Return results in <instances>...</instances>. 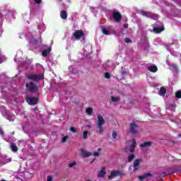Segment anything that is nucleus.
Wrapping results in <instances>:
<instances>
[{"mask_svg": "<svg viewBox=\"0 0 181 181\" xmlns=\"http://www.w3.org/2000/svg\"><path fill=\"white\" fill-rule=\"evenodd\" d=\"M102 32L104 35H110V31L107 30L105 28H102Z\"/></svg>", "mask_w": 181, "mask_h": 181, "instance_id": "nucleus-29", "label": "nucleus"}, {"mask_svg": "<svg viewBox=\"0 0 181 181\" xmlns=\"http://www.w3.org/2000/svg\"><path fill=\"white\" fill-rule=\"evenodd\" d=\"M25 87L27 88V90L30 91V93H36V91L39 90L37 86H36V84H35V83L32 81L27 82L25 84Z\"/></svg>", "mask_w": 181, "mask_h": 181, "instance_id": "nucleus-2", "label": "nucleus"}, {"mask_svg": "<svg viewBox=\"0 0 181 181\" xmlns=\"http://www.w3.org/2000/svg\"><path fill=\"white\" fill-rule=\"evenodd\" d=\"M61 18L62 19H67V13L66 12V11L62 10L61 11Z\"/></svg>", "mask_w": 181, "mask_h": 181, "instance_id": "nucleus-19", "label": "nucleus"}, {"mask_svg": "<svg viewBox=\"0 0 181 181\" xmlns=\"http://www.w3.org/2000/svg\"><path fill=\"white\" fill-rule=\"evenodd\" d=\"M26 101L30 105H35L37 104V98L29 97L26 98Z\"/></svg>", "mask_w": 181, "mask_h": 181, "instance_id": "nucleus-8", "label": "nucleus"}, {"mask_svg": "<svg viewBox=\"0 0 181 181\" xmlns=\"http://www.w3.org/2000/svg\"><path fill=\"white\" fill-rule=\"evenodd\" d=\"M100 152H101V148H98V151H95L93 153V156L95 157H98V156H100Z\"/></svg>", "mask_w": 181, "mask_h": 181, "instance_id": "nucleus-27", "label": "nucleus"}, {"mask_svg": "<svg viewBox=\"0 0 181 181\" xmlns=\"http://www.w3.org/2000/svg\"><path fill=\"white\" fill-rule=\"evenodd\" d=\"M18 59L19 58L18 57V56H16V57L14 58V61L17 62Z\"/></svg>", "mask_w": 181, "mask_h": 181, "instance_id": "nucleus-41", "label": "nucleus"}, {"mask_svg": "<svg viewBox=\"0 0 181 181\" xmlns=\"http://www.w3.org/2000/svg\"><path fill=\"white\" fill-rule=\"evenodd\" d=\"M175 97H177V98H181V90H178L175 93Z\"/></svg>", "mask_w": 181, "mask_h": 181, "instance_id": "nucleus-30", "label": "nucleus"}, {"mask_svg": "<svg viewBox=\"0 0 181 181\" xmlns=\"http://www.w3.org/2000/svg\"><path fill=\"white\" fill-rule=\"evenodd\" d=\"M41 28H42V31L41 32H44V30H45V25H41Z\"/></svg>", "mask_w": 181, "mask_h": 181, "instance_id": "nucleus-40", "label": "nucleus"}, {"mask_svg": "<svg viewBox=\"0 0 181 181\" xmlns=\"http://www.w3.org/2000/svg\"><path fill=\"white\" fill-rule=\"evenodd\" d=\"M88 127L89 128H91V126H90V125H88Z\"/></svg>", "mask_w": 181, "mask_h": 181, "instance_id": "nucleus-46", "label": "nucleus"}, {"mask_svg": "<svg viewBox=\"0 0 181 181\" xmlns=\"http://www.w3.org/2000/svg\"><path fill=\"white\" fill-rule=\"evenodd\" d=\"M117 132H113L112 136V138L115 139V138H117Z\"/></svg>", "mask_w": 181, "mask_h": 181, "instance_id": "nucleus-35", "label": "nucleus"}, {"mask_svg": "<svg viewBox=\"0 0 181 181\" xmlns=\"http://www.w3.org/2000/svg\"><path fill=\"white\" fill-rule=\"evenodd\" d=\"M170 67L174 73H177L179 71V70L177 69V66H176L175 64H172Z\"/></svg>", "mask_w": 181, "mask_h": 181, "instance_id": "nucleus-21", "label": "nucleus"}, {"mask_svg": "<svg viewBox=\"0 0 181 181\" xmlns=\"http://www.w3.org/2000/svg\"><path fill=\"white\" fill-rule=\"evenodd\" d=\"M38 29L40 30V26H38Z\"/></svg>", "mask_w": 181, "mask_h": 181, "instance_id": "nucleus-45", "label": "nucleus"}, {"mask_svg": "<svg viewBox=\"0 0 181 181\" xmlns=\"http://www.w3.org/2000/svg\"><path fill=\"white\" fill-rule=\"evenodd\" d=\"M175 56H176V57H179V56H180V57H181V54L177 53Z\"/></svg>", "mask_w": 181, "mask_h": 181, "instance_id": "nucleus-43", "label": "nucleus"}, {"mask_svg": "<svg viewBox=\"0 0 181 181\" xmlns=\"http://www.w3.org/2000/svg\"><path fill=\"white\" fill-rule=\"evenodd\" d=\"M18 62H21V60H18Z\"/></svg>", "mask_w": 181, "mask_h": 181, "instance_id": "nucleus-47", "label": "nucleus"}, {"mask_svg": "<svg viewBox=\"0 0 181 181\" xmlns=\"http://www.w3.org/2000/svg\"><path fill=\"white\" fill-rule=\"evenodd\" d=\"M70 131H71V132H73L74 134H76V132H77V129H76V127H74L70 128Z\"/></svg>", "mask_w": 181, "mask_h": 181, "instance_id": "nucleus-33", "label": "nucleus"}, {"mask_svg": "<svg viewBox=\"0 0 181 181\" xmlns=\"http://www.w3.org/2000/svg\"><path fill=\"white\" fill-rule=\"evenodd\" d=\"M86 181H93L92 180H86Z\"/></svg>", "mask_w": 181, "mask_h": 181, "instance_id": "nucleus-44", "label": "nucleus"}, {"mask_svg": "<svg viewBox=\"0 0 181 181\" xmlns=\"http://www.w3.org/2000/svg\"><path fill=\"white\" fill-rule=\"evenodd\" d=\"M125 42H126V43H131V39H129V38H126V39H125Z\"/></svg>", "mask_w": 181, "mask_h": 181, "instance_id": "nucleus-37", "label": "nucleus"}, {"mask_svg": "<svg viewBox=\"0 0 181 181\" xmlns=\"http://www.w3.org/2000/svg\"><path fill=\"white\" fill-rule=\"evenodd\" d=\"M163 30H164L163 26L156 27V28H153V32H154V33H160V32H163Z\"/></svg>", "mask_w": 181, "mask_h": 181, "instance_id": "nucleus-15", "label": "nucleus"}, {"mask_svg": "<svg viewBox=\"0 0 181 181\" xmlns=\"http://www.w3.org/2000/svg\"><path fill=\"white\" fill-rule=\"evenodd\" d=\"M50 52H52L51 48H49L48 49H45L44 51H42V56L44 57H46L47 56V54H49V53H50Z\"/></svg>", "mask_w": 181, "mask_h": 181, "instance_id": "nucleus-18", "label": "nucleus"}, {"mask_svg": "<svg viewBox=\"0 0 181 181\" xmlns=\"http://www.w3.org/2000/svg\"><path fill=\"white\" fill-rule=\"evenodd\" d=\"M67 139H69V136H65L62 137V142L64 144V142H66L67 141Z\"/></svg>", "mask_w": 181, "mask_h": 181, "instance_id": "nucleus-32", "label": "nucleus"}, {"mask_svg": "<svg viewBox=\"0 0 181 181\" xmlns=\"http://www.w3.org/2000/svg\"><path fill=\"white\" fill-rule=\"evenodd\" d=\"M166 94V89L165 88H161L159 91V95H165Z\"/></svg>", "mask_w": 181, "mask_h": 181, "instance_id": "nucleus-24", "label": "nucleus"}, {"mask_svg": "<svg viewBox=\"0 0 181 181\" xmlns=\"http://www.w3.org/2000/svg\"><path fill=\"white\" fill-rule=\"evenodd\" d=\"M81 153L82 155V158H88L89 156H93V153H91V152L87 151L83 148L81 150Z\"/></svg>", "mask_w": 181, "mask_h": 181, "instance_id": "nucleus-10", "label": "nucleus"}, {"mask_svg": "<svg viewBox=\"0 0 181 181\" xmlns=\"http://www.w3.org/2000/svg\"><path fill=\"white\" fill-rule=\"evenodd\" d=\"M76 165H77V163H76V161H74V162L70 163L69 164V168H74V166H76Z\"/></svg>", "mask_w": 181, "mask_h": 181, "instance_id": "nucleus-31", "label": "nucleus"}, {"mask_svg": "<svg viewBox=\"0 0 181 181\" xmlns=\"http://www.w3.org/2000/svg\"><path fill=\"white\" fill-rule=\"evenodd\" d=\"M121 100V98L119 96H111V101L112 103H118Z\"/></svg>", "mask_w": 181, "mask_h": 181, "instance_id": "nucleus-16", "label": "nucleus"}, {"mask_svg": "<svg viewBox=\"0 0 181 181\" xmlns=\"http://www.w3.org/2000/svg\"><path fill=\"white\" fill-rule=\"evenodd\" d=\"M6 117L8 121H15V115H13L11 112H6Z\"/></svg>", "mask_w": 181, "mask_h": 181, "instance_id": "nucleus-12", "label": "nucleus"}, {"mask_svg": "<svg viewBox=\"0 0 181 181\" xmlns=\"http://www.w3.org/2000/svg\"><path fill=\"white\" fill-rule=\"evenodd\" d=\"M107 173H105V170L104 169H102L101 171L99 172L98 176V177H103V176H105Z\"/></svg>", "mask_w": 181, "mask_h": 181, "instance_id": "nucleus-23", "label": "nucleus"}, {"mask_svg": "<svg viewBox=\"0 0 181 181\" xmlns=\"http://www.w3.org/2000/svg\"><path fill=\"white\" fill-rule=\"evenodd\" d=\"M134 159H135V155H134V154H130L127 158L128 162H132V160H134Z\"/></svg>", "mask_w": 181, "mask_h": 181, "instance_id": "nucleus-26", "label": "nucleus"}, {"mask_svg": "<svg viewBox=\"0 0 181 181\" xmlns=\"http://www.w3.org/2000/svg\"><path fill=\"white\" fill-rule=\"evenodd\" d=\"M105 78H111V75L110 74V73H108V72L105 73Z\"/></svg>", "mask_w": 181, "mask_h": 181, "instance_id": "nucleus-34", "label": "nucleus"}, {"mask_svg": "<svg viewBox=\"0 0 181 181\" xmlns=\"http://www.w3.org/2000/svg\"><path fill=\"white\" fill-rule=\"evenodd\" d=\"M135 148H136V141L135 139L132 140V144L129 148H127L125 151L126 152H130V153H132L135 152Z\"/></svg>", "mask_w": 181, "mask_h": 181, "instance_id": "nucleus-7", "label": "nucleus"}, {"mask_svg": "<svg viewBox=\"0 0 181 181\" xmlns=\"http://www.w3.org/2000/svg\"><path fill=\"white\" fill-rule=\"evenodd\" d=\"M149 176H152V174L147 173L144 175H141L139 177V180H144V179H146V177H149Z\"/></svg>", "mask_w": 181, "mask_h": 181, "instance_id": "nucleus-17", "label": "nucleus"}, {"mask_svg": "<svg viewBox=\"0 0 181 181\" xmlns=\"http://www.w3.org/2000/svg\"><path fill=\"white\" fill-rule=\"evenodd\" d=\"M47 181H53V177L52 176L48 175L47 178Z\"/></svg>", "mask_w": 181, "mask_h": 181, "instance_id": "nucleus-36", "label": "nucleus"}, {"mask_svg": "<svg viewBox=\"0 0 181 181\" xmlns=\"http://www.w3.org/2000/svg\"><path fill=\"white\" fill-rule=\"evenodd\" d=\"M151 145H152V142L146 141V142L141 144L140 148H150V146H151Z\"/></svg>", "mask_w": 181, "mask_h": 181, "instance_id": "nucleus-13", "label": "nucleus"}, {"mask_svg": "<svg viewBox=\"0 0 181 181\" xmlns=\"http://www.w3.org/2000/svg\"><path fill=\"white\" fill-rule=\"evenodd\" d=\"M138 124H135L134 122L130 124L129 132L130 134H132L133 135H136V134H138Z\"/></svg>", "mask_w": 181, "mask_h": 181, "instance_id": "nucleus-5", "label": "nucleus"}, {"mask_svg": "<svg viewBox=\"0 0 181 181\" xmlns=\"http://www.w3.org/2000/svg\"><path fill=\"white\" fill-rule=\"evenodd\" d=\"M74 36L76 39V40L82 39V40L84 41V39H86V35L81 30L75 31V33H74Z\"/></svg>", "mask_w": 181, "mask_h": 181, "instance_id": "nucleus-4", "label": "nucleus"}, {"mask_svg": "<svg viewBox=\"0 0 181 181\" xmlns=\"http://www.w3.org/2000/svg\"><path fill=\"white\" fill-rule=\"evenodd\" d=\"M11 149L13 152H18V147L16 144L13 143L11 144Z\"/></svg>", "mask_w": 181, "mask_h": 181, "instance_id": "nucleus-20", "label": "nucleus"}, {"mask_svg": "<svg viewBox=\"0 0 181 181\" xmlns=\"http://www.w3.org/2000/svg\"><path fill=\"white\" fill-rule=\"evenodd\" d=\"M147 69L151 73H156L158 71V67L156 65L149 66Z\"/></svg>", "mask_w": 181, "mask_h": 181, "instance_id": "nucleus-14", "label": "nucleus"}, {"mask_svg": "<svg viewBox=\"0 0 181 181\" xmlns=\"http://www.w3.org/2000/svg\"><path fill=\"white\" fill-rule=\"evenodd\" d=\"M141 15H143V16H146L147 13L146 11H141Z\"/></svg>", "mask_w": 181, "mask_h": 181, "instance_id": "nucleus-38", "label": "nucleus"}, {"mask_svg": "<svg viewBox=\"0 0 181 181\" xmlns=\"http://www.w3.org/2000/svg\"><path fill=\"white\" fill-rule=\"evenodd\" d=\"M30 43H33V45H37V40H36L35 39H34L33 37H32L31 38H30Z\"/></svg>", "mask_w": 181, "mask_h": 181, "instance_id": "nucleus-28", "label": "nucleus"}, {"mask_svg": "<svg viewBox=\"0 0 181 181\" xmlns=\"http://www.w3.org/2000/svg\"><path fill=\"white\" fill-rule=\"evenodd\" d=\"M124 173L120 170H113L111 172L110 175L109 176V180H112V179L117 177V176H122Z\"/></svg>", "mask_w": 181, "mask_h": 181, "instance_id": "nucleus-6", "label": "nucleus"}, {"mask_svg": "<svg viewBox=\"0 0 181 181\" xmlns=\"http://www.w3.org/2000/svg\"><path fill=\"white\" fill-rule=\"evenodd\" d=\"M142 162L141 159H136L133 163L134 170H138L139 169V165Z\"/></svg>", "mask_w": 181, "mask_h": 181, "instance_id": "nucleus-11", "label": "nucleus"}, {"mask_svg": "<svg viewBox=\"0 0 181 181\" xmlns=\"http://www.w3.org/2000/svg\"><path fill=\"white\" fill-rule=\"evenodd\" d=\"M86 114H88V115H93V108L91 107H88L86 110Z\"/></svg>", "mask_w": 181, "mask_h": 181, "instance_id": "nucleus-25", "label": "nucleus"}, {"mask_svg": "<svg viewBox=\"0 0 181 181\" xmlns=\"http://www.w3.org/2000/svg\"><path fill=\"white\" fill-rule=\"evenodd\" d=\"M35 2H36V4H42V0H35Z\"/></svg>", "mask_w": 181, "mask_h": 181, "instance_id": "nucleus-39", "label": "nucleus"}, {"mask_svg": "<svg viewBox=\"0 0 181 181\" xmlns=\"http://www.w3.org/2000/svg\"><path fill=\"white\" fill-rule=\"evenodd\" d=\"M0 135H4V131L0 127Z\"/></svg>", "mask_w": 181, "mask_h": 181, "instance_id": "nucleus-42", "label": "nucleus"}, {"mask_svg": "<svg viewBox=\"0 0 181 181\" xmlns=\"http://www.w3.org/2000/svg\"><path fill=\"white\" fill-rule=\"evenodd\" d=\"M112 17L115 21L119 23L121 22L122 16L119 12L114 11L112 13Z\"/></svg>", "mask_w": 181, "mask_h": 181, "instance_id": "nucleus-9", "label": "nucleus"}, {"mask_svg": "<svg viewBox=\"0 0 181 181\" xmlns=\"http://www.w3.org/2000/svg\"><path fill=\"white\" fill-rule=\"evenodd\" d=\"M28 80H33V81H40V80H43V74H29L28 75Z\"/></svg>", "mask_w": 181, "mask_h": 181, "instance_id": "nucleus-3", "label": "nucleus"}, {"mask_svg": "<svg viewBox=\"0 0 181 181\" xmlns=\"http://www.w3.org/2000/svg\"><path fill=\"white\" fill-rule=\"evenodd\" d=\"M83 139H87L88 138V131L86 130L82 134Z\"/></svg>", "mask_w": 181, "mask_h": 181, "instance_id": "nucleus-22", "label": "nucleus"}, {"mask_svg": "<svg viewBox=\"0 0 181 181\" xmlns=\"http://www.w3.org/2000/svg\"><path fill=\"white\" fill-rule=\"evenodd\" d=\"M97 119H98L97 126L99 129L98 132L101 134L104 132V127H103V125L105 124V120L104 119V117H103V115H98Z\"/></svg>", "mask_w": 181, "mask_h": 181, "instance_id": "nucleus-1", "label": "nucleus"}]
</instances>
